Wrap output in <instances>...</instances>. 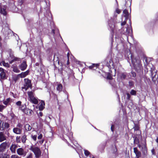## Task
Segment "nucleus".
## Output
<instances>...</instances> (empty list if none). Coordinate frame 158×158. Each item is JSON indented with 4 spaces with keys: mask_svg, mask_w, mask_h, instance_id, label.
Here are the masks:
<instances>
[{
    "mask_svg": "<svg viewBox=\"0 0 158 158\" xmlns=\"http://www.w3.org/2000/svg\"><path fill=\"white\" fill-rule=\"evenodd\" d=\"M134 152L136 155V158L140 157L141 156V152L138 151L137 148H134Z\"/></svg>",
    "mask_w": 158,
    "mask_h": 158,
    "instance_id": "nucleus-11",
    "label": "nucleus"
},
{
    "mask_svg": "<svg viewBox=\"0 0 158 158\" xmlns=\"http://www.w3.org/2000/svg\"><path fill=\"white\" fill-rule=\"evenodd\" d=\"M19 66V68L22 71H23L26 69L27 67V65L25 61H23Z\"/></svg>",
    "mask_w": 158,
    "mask_h": 158,
    "instance_id": "nucleus-10",
    "label": "nucleus"
},
{
    "mask_svg": "<svg viewBox=\"0 0 158 158\" xmlns=\"http://www.w3.org/2000/svg\"><path fill=\"white\" fill-rule=\"evenodd\" d=\"M17 127L20 128H22V125L20 123H19L17 125Z\"/></svg>",
    "mask_w": 158,
    "mask_h": 158,
    "instance_id": "nucleus-43",
    "label": "nucleus"
},
{
    "mask_svg": "<svg viewBox=\"0 0 158 158\" xmlns=\"http://www.w3.org/2000/svg\"><path fill=\"white\" fill-rule=\"evenodd\" d=\"M152 77V79H153L154 77Z\"/></svg>",
    "mask_w": 158,
    "mask_h": 158,
    "instance_id": "nucleus-62",
    "label": "nucleus"
},
{
    "mask_svg": "<svg viewBox=\"0 0 158 158\" xmlns=\"http://www.w3.org/2000/svg\"><path fill=\"white\" fill-rule=\"evenodd\" d=\"M7 146V143L6 142H3L0 145V151L3 152L6 149Z\"/></svg>",
    "mask_w": 158,
    "mask_h": 158,
    "instance_id": "nucleus-9",
    "label": "nucleus"
},
{
    "mask_svg": "<svg viewBox=\"0 0 158 158\" xmlns=\"http://www.w3.org/2000/svg\"><path fill=\"white\" fill-rule=\"evenodd\" d=\"M24 81L25 84L22 87V89L23 91H26L29 88L31 87V82L30 80L26 78L24 79Z\"/></svg>",
    "mask_w": 158,
    "mask_h": 158,
    "instance_id": "nucleus-2",
    "label": "nucleus"
},
{
    "mask_svg": "<svg viewBox=\"0 0 158 158\" xmlns=\"http://www.w3.org/2000/svg\"><path fill=\"white\" fill-rule=\"evenodd\" d=\"M11 99L10 98H7L3 101V103L5 105H8L10 103Z\"/></svg>",
    "mask_w": 158,
    "mask_h": 158,
    "instance_id": "nucleus-23",
    "label": "nucleus"
},
{
    "mask_svg": "<svg viewBox=\"0 0 158 158\" xmlns=\"http://www.w3.org/2000/svg\"><path fill=\"white\" fill-rule=\"evenodd\" d=\"M15 61H21L20 59L17 57H14V59L10 62V63L12 64Z\"/></svg>",
    "mask_w": 158,
    "mask_h": 158,
    "instance_id": "nucleus-28",
    "label": "nucleus"
},
{
    "mask_svg": "<svg viewBox=\"0 0 158 158\" xmlns=\"http://www.w3.org/2000/svg\"><path fill=\"white\" fill-rule=\"evenodd\" d=\"M68 61H69V60H68ZM67 64H69V63H68V62H67Z\"/></svg>",
    "mask_w": 158,
    "mask_h": 158,
    "instance_id": "nucleus-59",
    "label": "nucleus"
},
{
    "mask_svg": "<svg viewBox=\"0 0 158 158\" xmlns=\"http://www.w3.org/2000/svg\"><path fill=\"white\" fill-rule=\"evenodd\" d=\"M43 137V135L42 134H40L38 137V139H42Z\"/></svg>",
    "mask_w": 158,
    "mask_h": 158,
    "instance_id": "nucleus-40",
    "label": "nucleus"
},
{
    "mask_svg": "<svg viewBox=\"0 0 158 158\" xmlns=\"http://www.w3.org/2000/svg\"><path fill=\"white\" fill-rule=\"evenodd\" d=\"M27 94L28 96V99L29 100L31 99H32V98L35 97L34 93L32 91L28 92Z\"/></svg>",
    "mask_w": 158,
    "mask_h": 158,
    "instance_id": "nucleus-21",
    "label": "nucleus"
},
{
    "mask_svg": "<svg viewBox=\"0 0 158 158\" xmlns=\"http://www.w3.org/2000/svg\"><path fill=\"white\" fill-rule=\"evenodd\" d=\"M44 142V140H43L42 141V143L43 142Z\"/></svg>",
    "mask_w": 158,
    "mask_h": 158,
    "instance_id": "nucleus-60",
    "label": "nucleus"
},
{
    "mask_svg": "<svg viewBox=\"0 0 158 158\" xmlns=\"http://www.w3.org/2000/svg\"><path fill=\"white\" fill-rule=\"evenodd\" d=\"M129 84L130 86H132L133 85V83L132 81H129Z\"/></svg>",
    "mask_w": 158,
    "mask_h": 158,
    "instance_id": "nucleus-42",
    "label": "nucleus"
},
{
    "mask_svg": "<svg viewBox=\"0 0 158 158\" xmlns=\"http://www.w3.org/2000/svg\"><path fill=\"white\" fill-rule=\"evenodd\" d=\"M114 125H112L111 127V130L112 131H114Z\"/></svg>",
    "mask_w": 158,
    "mask_h": 158,
    "instance_id": "nucleus-46",
    "label": "nucleus"
},
{
    "mask_svg": "<svg viewBox=\"0 0 158 158\" xmlns=\"http://www.w3.org/2000/svg\"><path fill=\"white\" fill-rule=\"evenodd\" d=\"M106 61H107V64H106L107 66L111 67L113 66V63L111 59H109L108 58L106 59Z\"/></svg>",
    "mask_w": 158,
    "mask_h": 158,
    "instance_id": "nucleus-17",
    "label": "nucleus"
},
{
    "mask_svg": "<svg viewBox=\"0 0 158 158\" xmlns=\"http://www.w3.org/2000/svg\"><path fill=\"white\" fill-rule=\"evenodd\" d=\"M57 58H58V60H59V58H58V57H57ZM59 60H58V63H59Z\"/></svg>",
    "mask_w": 158,
    "mask_h": 158,
    "instance_id": "nucleus-58",
    "label": "nucleus"
},
{
    "mask_svg": "<svg viewBox=\"0 0 158 158\" xmlns=\"http://www.w3.org/2000/svg\"><path fill=\"white\" fill-rule=\"evenodd\" d=\"M1 65H2L3 66L6 67H9L10 65L9 64L7 63H5L4 61H3L1 62L0 63Z\"/></svg>",
    "mask_w": 158,
    "mask_h": 158,
    "instance_id": "nucleus-26",
    "label": "nucleus"
},
{
    "mask_svg": "<svg viewBox=\"0 0 158 158\" xmlns=\"http://www.w3.org/2000/svg\"><path fill=\"white\" fill-rule=\"evenodd\" d=\"M55 31L54 29L52 30V32L54 35L55 34Z\"/></svg>",
    "mask_w": 158,
    "mask_h": 158,
    "instance_id": "nucleus-53",
    "label": "nucleus"
},
{
    "mask_svg": "<svg viewBox=\"0 0 158 158\" xmlns=\"http://www.w3.org/2000/svg\"><path fill=\"white\" fill-rule=\"evenodd\" d=\"M132 32V30L130 25L128 26L126 28V31H124L123 33L126 35H131Z\"/></svg>",
    "mask_w": 158,
    "mask_h": 158,
    "instance_id": "nucleus-7",
    "label": "nucleus"
},
{
    "mask_svg": "<svg viewBox=\"0 0 158 158\" xmlns=\"http://www.w3.org/2000/svg\"><path fill=\"white\" fill-rule=\"evenodd\" d=\"M84 151L85 155L86 156H87L89 155L90 156L91 155L90 152L84 149Z\"/></svg>",
    "mask_w": 158,
    "mask_h": 158,
    "instance_id": "nucleus-30",
    "label": "nucleus"
},
{
    "mask_svg": "<svg viewBox=\"0 0 158 158\" xmlns=\"http://www.w3.org/2000/svg\"><path fill=\"white\" fill-rule=\"evenodd\" d=\"M156 142L157 143V145H158V137H157V138H156Z\"/></svg>",
    "mask_w": 158,
    "mask_h": 158,
    "instance_id": "nucleus-52",
    "label": "nucleus"
},
{
    "mask_svg": "<svg viewBox=\"0 0 158 158\" xmlns=\"http://www.w3.org/2000/svg\"><path fill=\"white\" fill-rule=\"evenodd\" d=\"M107 79L111 80L112 79V77L111 74L110 73H108L107 75Z\"/></svg>",
    "mask_w": 158,
    "mask_h": 158,
    "instance_id": "nucleus-36",
    "label": "nucleus"
},
{
    "mask_svg": "<svg viewBox=\"0 0 158 158\" xmlns=\"http://www.w3.org/2000/svg\"><path fill=\"white\" fill-rule=\"evenodd\" d=\"M56 56V55H54V56H55H55Z\"/></svg>",
    "mask_w": 158,
    "mask_h": 158,
    "instance_id": "nucleus-61",
    "label": "nucleus"
},
{
    "mask_svg": "<svg viewBox=\"0 0 158 158\" xmlns=\"http://www.w3.org/2000/svg\"><path fill=\"white\" fill-rule=\"evenodd\" d=\"M126 77V75L124 73H119L118 75V79L119 81L124 79Z\"/></svg>",
    "mask_w": 158,
    "mask_h": 158,
    "instance_id": "nucleus-16",
    "label": "nucleus"
},
{
    "mask_svg": "<svg viewBox=\"0 0 158 158\" xmlns=\"http://www.w3.org/2000/svg\"><path fill=\"white\" fill-rule=\"evenodd\" d=\"M16 105L18 106H20L21 104V102L20 101H18L16 103Z\"/></svg>",
    "mask_w": 158,
    "mask_h": 158,
    "instance_id": "nucleus-37",
    "label": "nucleus"
},
{
    "mask_svg": "<svg viewBox=\"0 0 158 158\" xmlns=\"http://www.w3.org/2000/svg\"><path fill=\"white\" fill-rule=\"evenodd\" d=\"M109 26H110V28H111V30H112V29H113V25H112L111 26V25H110L109 23Z\"/></svg>",
    "mask_w": 158,
    "mask_h": 158,
    "instance_id": "nucleus-48",
    "label": "nucleus"
},
{
    "mask_svg": "<svg viewBox=\"0 0 158 158\" xmlns=\"http://www.w3.org/2000/svg\"><path fill=\"white\" fill-rule=\"evenodd\" d=\"M127 99H129L130 98V94L128 93H127Z\"/></svg>",
    "mask_w": 158,
    "mask_h": 158,
    "instance_id": "nucleus-45",
    "label": "nucleus"
},
{
    "mask_svg": "<svg viewBox=\"0 0 158 158\" xmlns=\"http://www.w3.org/2000/svg\"><path fill=\"white\" fill-rule=\"evenodd\" d=\"M13 131L14 133H15L17 134H19L21 132V130L20 128L16 127L13 129Z\"/></svg>",
    "mask_w": 158,
    "mask_h": 158,
    "instance_id": "nucleus-20",
    "label": "nucleus"
},
{
    "mask_svg": "<svg viewBox=\"0 0 158 158\" xmlns=\"http://www.w3.org/2000/svg\"><path fill=\"white\" fill-rule=\"evenodd\" d=\"M45 103L43 101H41L39 104V109L40 110H43L44 108Z\"/></svg>",
    "mask_w": 158,
    "mask_h": 158,
    "instance_id": "nucleus-14",
    "label": "nucleus"
},
{
    "mask_svg": "<svg viewBox=\"0 0 158 158\" xmlns=\"http://www.w3.org/2000/svg\"><path fill=\"white\" fill-rule=\"evenodd\" d=\"M121 11V10H120L118 9H117L116 10V12L118 14H119L120 13Z\"/></svg>",
    "mask_w": 158,
    "mask_h": 158,
    "instance_id": "nucleus-44",
    "label": "nucleus"
},
{
    "mask_svg": "<svg viewBox=\"0 0 158 158\" xmlns=\"http://www.w3.org/2000/svg\"><path fill=\"white\" fill-rule=\"evenodd\" d=\"M138 146L140 148H141V145L140 144L138 145Z\"/></svg>",
    "mask_w": 158,
    "mask_h": 158,
    "instance_id": "nucleus-56",
    "label": "nucleus"
},
{
    "mask_svg": "<svg viewBox=\"0 0 158 158\" xmlns=\"http://www.w3.org/2000/svg\"><path fill=\"white\" fill-rule=\"evenodd\" d=\"M9 127V124L8 123L5 122L4 123L2 120H0V130H4L8 128Z\"/></svg>",
    "mask_w": 158,
    "mask_h": 158,
    "instance_id": "nucleus-3",
    "label": "nucleus"
},
{
    "mask_svg": "<svg viewBox=\"0 0 158 158\" xmlns=\"http://www.w3.org/2000/svg\"><path fill=\"white\" fill-rule=\"evenodd\" d=\"M0 77L2 79H5L6 78L5 71L2 68H0Z\"/></svg>",
    "mask_w": 158,
    "mask_h": 158,
    "instance_id": "nucleus-4",
    "label": "nucleus"
},
{
    "mask_svg": "<svg viewBox=\"0 0 158 158\" xmlns=\"http://www.w3.org/2000/svg\"><path fill=\"white\" fill-rule=\"evenodd\" d=\"M31 138L35 141L37 139V135H31Z\"/></svg>",
    "mask_w": 158,
    "mask_h": 158,
    "instance_id": "nucleus-35",
    "label": "nucleus"
},
{
    "mask_svg": "<svg viewBox=\"0 0 158 158\" xmlns=\"http://www.w3.org/2000/svg\"><path fill=\"white\" fill-rule=\"evenodd\" d=\"M17 148V146L15 144H12L10 148V149L13 153H15V152L16 149Z\"/></svg>",
    "mask_w": 158,
    "mask_h": 158,
    "instance_id": "nucleus-19",
    "label": "nucleus"
},
{
    "mask_svg": "<svg viewBox=\"0 0 158 158\" xmlns=\"http://www.w3.org/2000/svg\"><path fill=\"white\" fill-rule=\"evenodd\" d=\"M6 6H5L0 5V13L5 15L6 14Z\"/></svg>",
    "mask_w": 158,
    "mask_h": 158,
    "instance_id": "nucleus-6",
    "label": "nucleus"
},
{
    "mask_svg": "<svg viewBox=\"0 0 158 158\" xmlns=\"http://www.w3.org/2000/svg\"><path fill=\"white\" fill-rule=\"evenodd\" d=\"M6 107V106H4L0 104V112H2Z\"/></svg>",
    "mask_w": 158,
    "mask_h": 158,
    "instance_id": "nucleus-32",
    "label": "nucleus"
},
{
    "mask_svg": "<svg viewBox=\"0 0 158 158\" xmlns=\"http://www.w3.org/2000/svg\"><path fill=\"white\" fill-rule=\"evenodd\" d=\"M130 94L131 95H136V91L132 89L131 91Z\"/></svg>",
    "mask_w": 158,
    "mask_h": 158,
    "instance_id": "nucleus-33",
    "label": "nucleus"
},
{
    "mask_svg": "<svg viewBox=\"0 0 158 158\" xmlns=\"http://www.w3.org/2000/svg\"><path fill=\"white\" fill-rule=\"evenodd\" d=\"M27 158H32V154H30Z\"/></svg>",
    "mask_w": 158,
    "mask_h": 158,
    "instance_id": "nucleus-47",
    "label": "nucleus"
},
{
    "mask_svg": "<svg viewBox=\"0 0 158 158\" xmlns=\"http://www.w3.org/2000/svg\"><path fill=\"white\" fill-rule=\"evenodd\" d=\"M6 139V136L5 135L4 133L2 132H0V142L5 140Z\"/></svg>",
    "mask_w": 158,
    "mask_h": 158,
    "instance_id": "nucleus-13",
    "label": "nucleus"
},
{
    "mask_svg": "<svg viewBox=\"0 0 158 158\" xmlns=\"http://www.w3.org/2000/svg\"><path fill=\"white\" fill-rule=\"evenodd\" d=\"M13 68V70L14 72L16 73H19L20 72V70L18 69L17 67H14Z\"/></svg>",
    "mask_w": 158,
    "mask_h": 158,
    "instance_id": "nucleus-29",
    "label": "nucleus"
},
{
    "mask_svg": "<svg viewBox=\"0 0 158 158\" xmlns=\"http://www.w3.org/2000/svg\"><path fill=\"white\" fill-rule=\"evenodd\" d=\"M129 17V14L126 10H124L123 11V15L122 16V20H123L124 18L125 19H127Z\"/></svg>",
    "mask_w": 158,
    "mask_h": 158,
    "instance_id": "nucleus-12",
    "label": "nucleus"
},
{
    "mask_svg": "<svg viewBox=\"0 0 158 158\" xmlns=\"http://www.w3.org/2000/svg\"><path fill=\"white\" fill-rule=\"evenodd\" d=\"M127 20V19H125L124 20V21L121 23V25L122 26V25H124L126 24V21Z\"/></svg>",
    "mask_w": 158,
    "mask_h": 158,
    "instance_id": "nucleus-41",
    "label": "nucleus"
},
{
    "mask_svg": "<svg viewBox=\"0 0 158 158\" xmlns=\"http://www.w3.org/2000/svg\"><path fill=\"white\" fill-rule=\"evenodd\" d=\"M154 149H153L152 150V153L153 154V152H154Z\"/></svg>",
    "mask_w": 158,
    "mask_h": 158,
    "instance_id": "nucleus-57",
    "label": "nucleus"
},
{
    "mask_svg": "<svg viewBox=\"0 0 158 158\" xmlns=\"http://www.w3.org/2000/svg\"><path fill=\"white\" fill-rule=\"evenodd\" d=\"M0 158H8L7 154H2V156H0Z\"/></svg>",
    "mask_w": 158,
    "mask_h": 158,
    "instance_id": "nucleus-34",
    "label": "nucleus"
},
{
    "mask_svg": "<svg viewBox=\"0 0 158 158\" xmlns=\"http://www.w3.org/2000/svg\"><path fill=\"white\" fill-rule=\"evenodd\" d=\"M38 115L39 117H42L43 115V114L42 112H40L39 113H38Z\"/></svg>",
    "mask_w": 158,
    "mask_h": 158,
    "instance_id": "nucleus-39",
    "label": "nucleus"
},
{
    "mask_svg": "<svg viewBox=\"0 0 158 158\" xmlns=\"http://www.w3.org/2000/svg\"><path fill=\"white\" fill-rule=\"evenodd\" d=\"M17 152L18 155L23 156H26L27 153L26 151H24V149L22 148L17 149Z\"/></svg>",
    "mask_w": 158,
    "mask_h": 158,
    "instance_id": "nucleus-5",
    "label": "nucleus"
},
{
    "mask_svg": "<svg viewBox=\"0 0 158 158\" xmlns=\"http://www.w3.org/2000/svg\"><path fill=\"white\" fill-rule=\"evenodd\" d=\"M132 73L133 74V77H135L136 74H135V73Z\"/></svg>",
    "mask_w": 158,
    "mask_h": 158,
    "instance_id": "nucleus-51",
    "label": "nucleus"
},
{
    "mask_svg": "<svg viewBox=\"0 0 158 158\" xmlns=\"http://www.w3.org/2000/svg\"><path fill=\"white\" fill-rule=\"evenodd\" d=\"M62 85L60 84H58L57 85V90L59 91V92H60L62 91Z\"/></svg>",
    "mask_w": 158,
    "mask_h": 158,
    "instance_id": "nucleus-27",
    "label": "nucleus"
},
{
    "mask_svg": "<svg viewBox=\"0 0 158 158\" xmlns=\"http://www.w3.org/2000/svg\"><path fill=\"white\" fill-rule=\"evenodd\" d=\"M69 52H68L67 53V56L68 59V60H69Z\"/></svg>",
    "mask_w": 158,
    "mask_h": 158,
    "instance_id": "nucleus-49",
    "label": "nucleus"
},
{
    "mask_svg": "<svg viewBox=\"0 0 158 158\" xmlns=\"http://www.w3.org/2000/svg\"><path fill=\"white\" fill-rule=\"evenodd\" d=\"M11 158H20L18 156L16 155H12L11 156Z\"/></svg>",
    "mask_w": 158,
    "mask_h": 158,
    "instance_id": "nucleus-38",
    "label": "nucleus"
},
{
    "mask_svg": "<svg viewBox=\"0 0 158 158\" xmlns=\"http://www.w3.org/2000/svg\"><path fill=\"white\" fill-rule=\"evenodd\" d=\"M69 134H70V136H72V133H70Z\"/></svg>",
    "mask_w": 158,
    "mask_h": 158,
    "instance_id": "nucleus-55",
    "label": "nucleus"
},
{
    "mask_svg": "<svg viewBox=\"0 0 158 158\" xmlns=\"http://www.w3.org/2000/svg\"><path fill=\"white\" fill-rule=\"evenodd\" d=\"M24 127L26 130L27 131H30L31 129V127L28 124H26Z\"/></svg>",
    "mask_w": 158,
    "mask_h": 158,
    "instance_id": "nucleus-24",
    "label": "nucleus"
},
{
    "mask_svg": "<svg viewBox=\"0 0 158 158\" xmlns=\"http://www.w3.org/2000/svg\"><path fill=\"white\" fill-rule=\"evenodd\" d=\"M136 158H139V157H136Z\"/></svg>",
    "mask_w": 158,
    "mask_h": 158,
    "instance_id": "nucleus-63",
    "label": "nucleus"
},
{
    "mask_svg": "<svg viewBox=\"0 0 158 158\" xmlns=\"http://www.w3.org/2000/svg\"><path fill=\"white\" fill-rule=\"evenodd\" d=\"M30 150L34 153L36 158H38L40 156L41 152L38 147L32 146L31 147Z\"/></svg>",
    "mask_w": 158,
    "mask_h": 158,
    "instance_id": "nucleus-1",
    "label": "nucleus"
},
{
    "mask_svg": "<svg viewBox=\"0 0 158 158\" xmlns=\"http://www.w3.org/2000/svg\"><path fill=\"white\" fill-rule=\"evenodd\" d=\"M26 108V105L25 104H23L21 105V106L19 107V109L23 112Z\"/></svg>",
    "mask_w": 158,
    "mask_h": 158,
    "instance_id": "nucleus-25",
    "label": "nucleus"
},
{
    "mask_svg": "<svg viewBox=\"0 0 158 158\" xmlns=\"http://www.w3.org/2000/svg\"><path fill=\"white\" fill-rule=\"evenodd\" d=\"M99 65V64H93L92 65L90 66L89 67V68L90 69H92L93 67H95L96 68L98 67Z\"/></svg>",
    "mask_w": 158,
    "mask_h": 158,
    "instance_id": "nucleus-31",
    "label": "nucleus"
},
{
    "mask_svg": "<svg viewBox=\"0 0 158 158\" xmlns=\"http://www.w3.org/2000/svg\"><path fill=\"white\" fill-rule=\"evenodd\" d=\"M117 152V149L116 148H115L114 151V153L116 154Z\"/></svg>",
    "mask_w": 158,
    "mask_h": 158,
    "instance_id": "nucleus-50",
    "label": "nucleus"
},
{
    "mask_svg": "<svg viewBox=\"0 0 158 158\" xmlns=\"http://www.w3.org/2000/svg\"><path fill=\"white\" fill-rule=\"evenodd\" d=\"M89 157H91V158H95L93 156H92L91 155H90Z\"/></svg>",
    "mask_w": 158,
    "mask_h": 158,
    "instance_id": "nucleus-54",
    "label": "nucleus"
},
{
    "mask_svg": "<svg viewBox=\"0 0 158 158\" xmlns=\"http://www.w3.org/2000/svg\"><path fill=\"white\" fill-rule=\"evenodd\" d=\"M23 112L28 115H31L32 114L33 111L27 108Z\"/></svg>",
    "mask_w": 158,
    "mask_h": 158,
    "instance_id": "nucleus-18",
    "label": "nucleus"
},
{
    "mask_svg": "<svg viewBox=\"0 0 158 158\" xmlns=\"http://www.w3.org/2000/svg\"><path fill=\"white\" fill-rule=\"evenodd\" d=\"M29 73L28 70H27L25 72H22L18 75V76L21 78H24L28 75Z\"/></svg>",
    "mask_w": 158,
    "mask_h": 158,
    "instance_id": "nucleus-15",
    "label": "nucleus"
},
{
    "mask_svg": "<svg viewBox=\"0 0 158 158\" xmlns=\"http://www.w3.org/2000/svg\"><path fill=\"white\" fill-rule=\"evenodd\" d=\"M131 60L132 63L135 66H136V64H139V66H140L139 65V60L137 59H136L135 58H134L132 55L131 54Z\"/></svg>",
    "mask_w": 158,
    "mask_h": 158,
    "instance_id": "nucleus-8",
    "label": "nucleus"
},
{
    "mask_svg": "<svg viewBox=\"0 0 158 158\" xmlns=\"http://www.w3.org/2000/svg\"><path fill=\"white\" fill-rule=\"evenodd\" d=\"M31 102L34 104H37L38 102V98L34 97L32 99L30 100Z\"/></svg>",
    "mask_w": 158,
    "mask_h": 158,
    "instance_id": "nucleus-22",
    "label": "nucleus"
}]
</instances>
